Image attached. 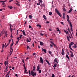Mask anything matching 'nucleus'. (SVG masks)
Masks as SVG:
<instances>
[{"label":"nucleus","mask_w":77,"mask_h":77,"mask_svg":"<svg viewBox=\"0 0 77 77\" xmlns=\"http://www.w3.org/2000/svg\"><path fill=\"white\" fill-rule=\"evenodd\" d=\"M51 44H52L53 45H54L55 47H56L57 46L56 45H55V44H54V43L53 42H51Z\"/></svg>","instance_id":"11"},{"label":"nucleus","mask_w":77,"mask_h":77,"mask_svg":"<svg viewBox=\"0 0 77 77\" xmlns=\"http://www.w3.org/2000/svg\"><path fill=\"white\" fill-rule=\"evenodd\" d=\"M7 2V0L4 1V3H5V2Z\"/></svg>","instance_id":"55"},{"label":"nucleus","mask_w":77,"mask_h":77,"mask_svg":"<svg viewBox=\"0 0 77 77\" xmlns=\"http://www.w3.org/2000/svg\"><path fill=\"white\" fill-rule=\"evenodd\" d=\"M62 52L64 53V51H63V49H62Z\"/></svg>","instance_id":"62"},{"label":"nucleus","mask_w":77,"mask_h":77,"mask_svg":"<svg viewBox=\"0 0 77 77\" xmlns=\"http://www.w3.org/2000/svg\"><path fill=\"white\" fill-rule=\"evenodd\" d=\"M29 74H30V70H29Z\"/></svg>","instance_id":"61"},{"label":"nucleus","mask_w":77,"mask_h":77,"mask_svg":"<svg viewBox=\"0 0 77 77\" xmlns=\"http://www.w3.org/2000/svg\"><path fill=\"white\" fill-rule=\"evenodd\" d=\"M40 61L41 63H42V64H43V59L42 57H40Z\"/></svg>","instance_id":"3"},{"label":"nucleus","mask_w":77,"mask_h":77,"mask_svg":"<svg viewBox=\"0 0 77 77\" xmlns=\"http://www.w3.org/2000/svg\"><path fill=\"white\" fill-rule=\"evenodd\" d=\"M55 11L56 12V13H57V14H58V15H59V16H60V17H62V15H61V14H60L59 12V11L58 10H57V9L56 8L55 9Z\"/></svg>","instance_id":"1"},{"label":"nucleus","mask_w":77,"mask_h":77,"mask_svg":"<svg viewBox=\"0 0 77 77\" xmlns=\"http://www.w3.org/2000/svg\"><path fill=\"white\" fill-rule=\"evenodd\" d=\"M42 51H43L45 53H46V49H43V48H42Z\"/></svg>","instance_id":"6"},{"label":"nucleus","mask_w":77,"mask_h":77,"mask_svg":"<svg viewBox=\"0 0 77 77\" xmlns=\"http://www.w3.org/2000/svg\"><path fill=\"white\" fill-rule=\"evenodd\" d=\"M8 7L10 9H12V7L11 6H8Z\"/></svg>","instance_id":"19"},{"label":"nucleus","mask_w":77,"mask_h":77,"mask_svg":"<svg viewBox=\"0 0 77 77\" xmlns=\"http://www.w3.org/2000/svg\"><path fill=\"white\" fill-rule=\"evenodd\" d=\"M13 45H14V43H12L10 47H12V46H13Z\"/></svg>","instance_id":"34"},{"label":"nucleus","mask_w":77,"mask_h":77,"mask_svg":"<svg viewBox=\"0 0 77 77\" xmlns=\"http://www.w3.org/2000/svg\"><path fill=\"white\" fill-rule=\"evenodd\" d=\"M24 72H27V69H26V68H24Z\"/></svg>","instance_id":"23"},{"label":"nucleus","mask_w":77,"mask_h":77,"mask_svg":"<svg viewBox=\"0 0 77 77\" xmlns=\"http://www.w3.org/2000/svg\"><path fill=\"white\" fill-rule=\"evenodd\" d=\"M54 61L55 62H56V63H58V62H57V60L55 59L54 60Z\"/></svg>","instance_id":"29"},{"label":"nucleus","mask_w":77,"mask_h":77,"mask_svg":"<svg viewBox=\"0 0 77 77\" xmlns=\"http://www.w3.org/2000/svg\"><path fill=\"white\" fill-rule=\"evenodd\" d=\"M61 54L62 55H64V52H62L61 53Z\"/></svg>","instance_id":"44"},{"label":"nucleus","mask_w":77,"mask_h":77,"mask_svg":"<svg viewBox=\"0 0 77 77\" xmlns=\"http://www.w3.org/2000/svg\"><path fill=\"white\" fill-rule=\"evenodd\" d=\"M18 41H19V40H18V41L16 42L15 45H17V44L18 43Z\"/></svg>","instance_id":"30"},{"label":"nucleus","mask_w":77,"mask_h":77,"mask_svg":"<svg viewBox=\"0 0 77 77\" xmlns=\"http://www.w3.org/2000/svg\"><path fill=\"white\" fill-rule=\"evenodd\" d=\"M31 75L33 77H35V75H36V73L34 72L33 70H32L31 72Z\"/></svg>","instance_id":"2"},{"label":"nucleus","mask_w":77,"mask_h":77,"mask_svg":"<svg viewBox=\"0 0 77 77\" xmlns=\"http://www.w3.org/2000/svg\"><path fill=\"white\" fill-rule=\"evenodd\" d=\"M48 52H49V53H50V54H51L52 52H51V51H49Z\"/></svg>","instance_id":"48"},{"label":"nucleus","mask_w":77,"mask_h":77,"mask_svg":"<svg viewBox=\"0 0 77 77\" xmlns=\"http://www.w3.org/2000/svg\"><path fill=\"white\" fill-rule=\"evenodd\" d=\"M67 40H68V41H69V37L67 36Z\"/></svg>","instance_id":"28"},{"label":"nucleus","mask_w":77,"mask_h":77,"mask_svg":"<svg viewBox=\"0 0 77 77\" xmlns=\"http://www.w3.org/2000/svg\"><path fill=\"white\" fill-rule=\"evenodd\" d=\"M36 26H37V27H40V28H41V25H40L39 24L36 25Z\"/></svg>","instance_id":"14"},{"label":"nucleus","mask_w":77,"mask_h":77,"mask_svg":"<svg viewBox=\"0 0 77 77\" xmlns=\"http://www.w3.org/2000/svg\"><path fill=\"white\" fill-rule=\"evenodd\" d=\"M29 46H27V49H29Z\"/></svg>","instance_id":"59"},{"label":"nucleus","mask_w":77,"mask_h":77,"mask_svg":"<svg viewBox=\"0 0 77 77\" xmlns=\"http://www.w3.org/2000/svg\"><path fill=\"white\" fill-rule=\"evenodd\" d=\"M20 39H21V37H22L23 35H20Z\"/></svg>","instance_id":"41"},{"label":"nucleus","mask_w":77,"mask_h":77,"mask_svg":"<svg viewBox=\"0 0 77 77\" xmlns=\"http://www.w3.org/2000/svg\"><path fill=\"white\" fill-rule=\"evenodd\" d=\"M66 58L68 59H69V57L68 56V55L67 54L66 55Z\"/></svg>","instance_id":"17"},{"label":"nucleus","mask_w":77,"mask_h":77,"mask_svg":"<svg viewBox=\"0 0 77 77\" xmlns=\"http://www.w3.org/2000/svg\"><path fill=\"white\" fill-rule=\"evenodd\" d=\"M69 48L70 49V50H71L73 51V50L71 48V45L70 44L69 45Z\"/></svg>","instance_id":"8"},{"label":"nucleus","mask_w":77,"mask_h":77,"mask_svg":"<svg viewBox=\"0 0 77 77\" xmlns=\"http://www.w3.org/2000/svg\"><path fill=\"white\" fill-rule=\"evenodd\" d=\"M72 27H71L70 30H71L72 32V34H73V32H72Z\"/></svg>","instance_id":"32"},{"label":"nucleus","mask_w":77,"mask_h":77,"mask_svg":"<svg viewBox=\"0 0 77 77\" xmlns=\"http://www.w3.org/2000/svg\"><path fill=\"white\" fill-rule=\"evenodd\" d=\"M12 1H13V0H9V2H11Z\"/></svg>","instance_id":"57"},{"label":"nucleus","mask_w":77,"mask_h":77,"mask_svg":"<svg viewBox=\"0 0 77 77\" xmlns=\"http://www.w3.org/2000/svg\"><path fill=\"white\" fill-rule=\"evenodd\" d=\"M4 47H5V45H4V44H3L2 46V48L3 49L4 48Z\"/></svg>","instance_id":"31"},{"label":"nucleus","mask_w":77,"mask_h":77,"mask_svg":"<svg viewBox=\"0 0 77 77\" xmlns=\"http://www.w3.org/2000/svg\"><path fill=\"white\" fill-rule=\"evenodd\" d=\"M40 35H41V36H43V35H44V34H42V33H40Z\"/></svg>","instance_id":"38"},{"label":"nucleus","mask_w":77,"mask_h":77,"mask_svg":"<svg viewBox=\"0 0 77 77\" xmlns=\"http://www.w3.org/2000/svg\"><path fill=\"white\" fill-rule=\"evenodd\" d=\"M41 70H40L39 71V73H41Z\"/></svg>","instance_id":"49"},{"label":"nucleus","mask_w":77,"mask_h":77,"mask_svg":"<svg viewBox=\"0 0 77 77\" xmlns=\"http://www.w3.org/2000/svg\"><path fill=\"white\" fill-rule=\"evenodd\" d=\"M4 64L5 65V68H8V63H7V62L6 61H5L4 63Z\"/></svg>","instance_id":"4"},{"label":"nucleus","mask_w":77,"mask_h":77,"mask_svg":"<svg viewBox=\"0 0 77 77\" xmlns=\"http://www.w3.org/2000/svg\"><path fill=\"white\" fill-rule=\"evenodd\" d=\"M63 19H65V13L63 14Z\"/></svg>","instance_id":"18"},{"label":"nucleus","mask_w":77,"mask_h":77,"mask_svg":"<svg viewBox=\"0 0 77 77\" xmlns=\"http://www.w3.org/2000/svg\"><path fill=\"white\" fill-rule=\"evenodd\" d=\"M70 24V27H72V24H71V23H69Z\"/></svg>","instance_id":"24"},{"label":"nucleus","mask_w":77,"mask_h":77,"mask_svg":"<svg viewBox=\"0 0 77 77\" xmlns=\"http://www.w3.org/2000/svg\"><path fill=\"white\" fill-rule=\"evenodd\" d=\"M26 42H30V40H29V38H27V39L26 40Z\"/></svg>","instance_id":"20"},{"label":"nucleus","mask_w":77,"mask_h":77,"mask_svg":"<svg viewBox=\"0 0 77 77\" xmlns=\"http://www.w3.org/2000/svg\"><path fill=\"white\" fill-rule=\"evenodd\" d=\"M22 62L24 63V64L23 65V66L24 68H26V67H25V64L24 63V59H22Z\"/></svg>","instance_id":"9"},{"label":"nucleus","mask_w":77,"mask_h":77,"mask_svg":"<svg viewBox=\"0 0 77 77\" xmlns=\"http://www.w3.org/2000/svg\"><path fill=\"white\" fill-rule=\"evenodd\" d=\"M56 47V49H57V46H56V47Z\"/></svg>","instance_id":"64"},{"label":"nucleus","mask_w":77,"mask_h":77,"mask_svg":"<svg viewBox=\"0 0 77 77\" xmlns=\"http://www.w3.org/2000/svg\"><path fill=\"white\" fill-rule=\"evenodd\" d=\"M50 46H51V47H53V45H52L51 44L50 45Z\"/></svg>","instance_id":"53"},{"label":"nucleus","mask_w":77,"mask_h":77,"mask_svg":"<svg viewBox=\"0 0 77 77\" xmlns=\"http://www.w3.org/2000/svg\"><path fill=\"white\" fill-rule=\"evenodd\" d=\"M67 21L69 23V24L71 22H70L69 20V19H67Z\"/></svg>","instance_id":"35"},{"label":"nucleus","mask_w":77,"mask_h":77,"mask_svg":"<svg viewBox=\"0 0 77 77\" xmlns=\"http://www.w3.org/2000/svg\"><path fill=\"white\" fill-rule=\"evenodd\" d=\"M33 55H35V54H36V53H33L32 54Z\"/></svg>","instance_id":"54"},{"label":"nucleus","mask_w":77,"mask_h":77,"mask_svg":"<svg viewBox=\"0 0 77 77\" xmlns=\"http://www.w3.org/2000/svg\"><path fill=\"white\" fill-rule=\"evenodd\" d=\"M56 29H57V32H59V31H60V30H59V29L58 28H56Z\"/></svg>","instance_id":"22"},{"label":"nucleus","mask_w":77,"mask_h":77,"mask_svg":"<svg viewBox=\"0 0 77 77\" xmlns=\"http://www.w3.org/2000/svg\"><path fill=\"white\" fill-rule=\"evenodd\" d=\"M8 41H9V42L8 43H10V42H11V41H10V39H9Z\"/></svg>","instance_id":"60"},{"label":"nucleus","mask_w":77,"mask_h":77,"mask_svg":"<svg viewBox=\"0 0 77 77\" xmlns=\"http://www.w3.org/2000/svg\"><path fill=\"white\" fill-rule=\"evenodd\" d=\"M70 46L71 45H74V42H70Z\"/></svg>","instance_id":"16"},{"label":"nucleus","mask_w":77,"mask_h":77,"mask_svg":"<svg viewBox=\"0 0 77 77\" xmlns=\"http://www.w3.org/2000/svg\"><path fill=\"white\" fill-rule=\"evenodd\" d=\"M45 61L46 62H47V63L48 64V65H50V63H49L48 61L46 60H45Z\"/></svg>","instance_id":"13"},{"label":"nucleus","mask_w":77,"mask_h":77,"mask_svg":"<svg viewBox=\"0 0 77 77\" xmlns=\"http://www.w3.org/2000/svg\"><path fill=\"white\" fill-rule=\"evenodd\" d=\"M49 15H51L52 14V13L51 12H49Z\"/></svg>","instance_id":"27"},{"label":"nucleus","mask_w":77,"mask_h":77,"mask_svg":"<svg viewBox=\"0 0 77 77\" xmlns=\"http://www.w3.org/2000/svg\"><path fill=\"white\" fill-rule=\"evenodd\" d=\"M64 32H66V34H68V31H66V30H64Z\"/></svg>","instance_id":"26"},{"label":"nucleus","mask_w":77,"mask_h":77,"mask_svg":"<svg viewBox=\"0 0 77 77\" xmlns=\"http://www.w3.org/2000/svg\"><path fill=\"white\" fill-rule=\"evenodd\" d=\"M50 77H54V74H52V76H51Z\"/></svg>","instance_id":"36"},{"label":"nucleus","mask_w":77,"mask_h":77,"mask_svg":"<svg viewBox=\"0 0 77 77\" xmlns=\"http://www.w3.org/2000/svg\"><path fill=\"white\" fill-rule=\"evenodd\" d=\"M43 17L44 18V19L45 20H47V18H46V16H45V15H43Z\"/></svg>","instance_id":"10"},{"label":"nucleus","mask_w":77,"mask_h":77,"mask_svg":"<svg viewBox=\"0 0 77 77\" xmlns=\"http://www.w3.org/2000/svg\"><path fill=\"white\" fill-rule=\"evenodd\" d=\"M12 47H10V50L11 51V50H12Z\"/></svg>","instance_id":"46"},{"label":"nucleus","mask_w":77,"mask_h":77,"mask_svg":"<svg viewBox=\"0 0 77 77\" xmlns=\"http://www.w3.org/2000/svg\"><path fill=\"white\" fill-rule=\"evenodd\" d=\"M37 5H38V6H39V5H40V2H38V3H36Z\"/></svg>","instance_id":"33"},{"label":"nucleus","mask_w":77,"mask_h":77,"mask_svg":"<svg viewBox=\"0 0 77 77\" xmlns=\"http://www.w3.org/2000/svg\"><path fill=\"white\" fill-rule=\"evenodd\" d=\"M40 6L41 7H42V6H43V5L42 4H41L40 5Z\"/></svg>","instance_id":"56"},{"label":"nucleus","mask_w":77,"mask_h":77,"mask_svg":"<svg viewBox=\"0 0 77 77\" xmlns=\"http://www.w3.org/2000/svg\"><path fill=\"white\" fill-rule=\"evenodd\" d=\"M40 68H37V71H38L39 70Z\"/></svg>","instance_id":"52"},{"label":"nucleus","mask_w":77,"mask_h":77,"mask_svg":"<svg viewBox=\"0 0 77 77\" xmlns=\"http://www.w3.org/2000/svg\"><path fill=\"white\" fill-rule=\"evenodd\" d=\"M72 47L73 48H77V46H73Z\"/></svg>","instance_id":"50"},{"label":"nucleus","mask_w":77,"mask_h":77,"mask_svg":"<svg viewBox=\"0 0 77 77\" xmlns=\"http://www.w3.org/2000/svg\"><path fill=\"white\" fill-rule=\"evenodd\" d=\"M22 32H23V35H24L25 36H26V34L25 33V32H24V30H23L22 31Z\"/></svg>","instance_id":"15"},{"label":"nucleus","mask_w":77,"mask_h":77,"mask_svg":"<svg viewBox=\"0 0 77 77\" xmlns=\"http://www.w3.org/2000/svg\"><path fill=\"white\" fill-rule=\"evenodd\" d=\"M70 53H71V54H73V53L72 52V51H71L70 50Z\"/></svg>","instance_id":"51"},{"label":"nucleus","mask_w":77,"mask_h":77,"mask_svg":"<svg viewBox=\"0 0 77 77\" xmlns=\"http://www.w3.org/2000/svg\"><path fill=\"white\" fill-rule=\"evenodd\" d=\"M40 44L42 46V45H43L44 44V43L42 42H40Z\"/></svg>","instance_id":"12"},{"label":"nucleus","mask_w":77,"mask_h":77,"mask_svg":"<svg viewBox=\"0 0 77 77\" xmlns=\"http://www.w3.org/2000/svg\"><path fill=\"white\" fill-rule=\"evenodd\" d=\"M38 1L40 2V3H42V0H38Z\"/></svg>","instance_id":"37"},{"label":"nucleus","mask_w":77,"mask_h":77,"mask_svg":"<svg viewBox=\"0 0 77 77\" xmlns=\"http://www.w3.org/2000/svg\"><path fill=\"white\" fill-rule=\"evenodd\" d=\"M5 36L6 37H7V35H8V34H7V33H6V32H5Z\"/></svg>","instance_id":"39"},{"label":"nucleus","mask_w":77,"mask_h":77,"mask_svg":"<svg viewBox=\"0 0 77 77\" xmlns=\"http://www.w3.org/2000/svg\"><path fill=\"white\" fill-rule=\"evenodd\" d=\"M29 28L30 29L32 28V26H30V25L29 26Z\"/></svg>","instance_id":"47"},{"label":"nucleus","mask_w":77,"mask_h":77,"mask_svg":"<svg viewBox=\"0 0 77 77\" xmlns=\"http://www.w3.org/2000/svg\"><path fill=\"white\" fill-rule=\"evenodd\" d=\"M7 68H6L5 71H8Z\"/></svg>","instance_id":"58"},{"label":"nucleus","mask_w":77,"mask_h":77,"mask_svg":"<svg viewBox=\"0 0 77 77\" xmlns=\"http://www.w3.org/2000/svg\"><path fill=\"white\" fill-rule=\"evenodd\" d=\"M66 17L67 18V19H69V15H67Z\"/></svg>","instance_id":"42"},{"label":"nucleus","mask_w":77,"mask_h":77,"mask_svg":"<svg viewBox=\"0 0 77 77\" xmlns=\"http://www.w3.org/2000/svg\"><path fill=\"white\" fill-rule=\"evenodd\" d=\"M19 39H20V37H17V39H18V40H19Z\"/></svg>","instance_id":"63"},{"label":"nucleus","mask_w":77,"mask_h":77,"mask_svg":"<svg viewBox=\"0 0 77 77\" xmlns=\"http://www.w3.org/2000/svg\"><path fill=\"white\" fill-rule=\"evenodd\" d=\"M29 19H32V15H29Z\"/></svg>","instance_id":"21"},{"label":"nucleus","mask_w":77,"mask_h":77,"mask_svg":"<svg viewBox=\"0 0 77 77\" xmlns=\"http://www.w3.org/2000/svg\"><path fill=\"white\" fill-rule=\"evenodd\" d=\"M72 11V8H71L69 10V11L67 12V13H71Z\"/></svg>","instance_id":"7"},{"label":"nucleus","mask_w":77,"mask_h":77,"mask_svg":"<svg viewBox=\"0 0 77 77\" xmlns=\"http://www.w3.org/2000/svg\"><path fill=\"white\" fill-rule=\"evenodd\" d=\"M56 65H57V64H56V63H55L54 64V66L55 67H56Z\"/></svg>","instance_id":"45"},{"label":"nucleus","mask_w":77,"mask_h":77,"mask_svg":"<svg viewBox=\"0 0 77 77\" xmlns=\"http://www.w3.org/2000/svg\"><path fill=\"white\" fill-rule=\"evenodd\" d=\"M68 31L71 33V31H70V30L69 29V28L68 29Z\"/></svg>","instance_id":"40"},{"label":"nucleus","mask_w":77,"mask_h":77,"mask_svg":"<svg viewBox=\"0 0 77 77\" xmlns=\"http://www.w3.org/2000/svg\"><path fill=\"white\" fill-rule=\"evenodd\" d=\"M9 26H10V30L11 31V32H12V30H14V29H12V28H11V27H12V25H11V24H10Z\"/></svg>","instance_id":"5"},{"label":"nucleus","mask_w":77,"mask_h":77,"mask_svg":"<svg viewBox=\"0 0 77 77\" xmlns=\"http://www.w3.org/2000/svg\"><path fill=\"white\" fill-rule=\"evenodd\" d=\"M63 11H64V12L66 11V9H65V8H63Z\"/></svg>","instance_id":"43"},{"label":"nucleus","mask_w":77,"mask_h":77,"mask_svg":"<svg viewBox=\"0 0 77 77\" xmlns=\"http://www.w3.org/2000/svg\"><path fill=\"white\" fill-rule=\"evenodd\" d=\"M73 56H74V54H70V56L71 57H73Z\"/></svg>","instance_id":"25"}]
</instances>
